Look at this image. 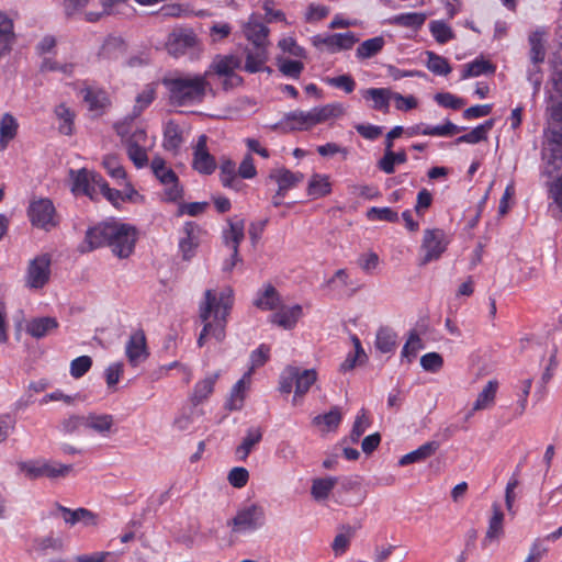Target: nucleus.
<instances>
[{
	"label": "nucleus",
	"instance_id": "1",
	"mask_svg": "<svg viewBox=\"0 0 562 562\" xmlns=\"http://www.w3.org/2000/svg\"><path fill=\"white\" fill-rule=\"evenodd\" d=\"M233 290L226 288L222 291L209 289L204 292V299L199 304V317L203 328L196 344L203 347L207 338H214L222 342L226 337L227 317L233 307Z\"/></svg>",
	"mask_w": 562,
	"mask_h": 562
},
{
	"label": "nucleus",
	"instance_id": "2",
	"mask_svg": "<svg viewBox=\"0 0 562 562\" xmlns=\"http://www.w3.org/2000/svg\"><path fill=\"white\" fill-rule=\"evenodd\" d=\"M137 229L117 221L102 222L86 232L83 251L109 247L121 259L128 258L135 249Z\"/></svg>",
	"mask_w": 562,
	"mask_h": 562
},
{
	"label": "nucleus",
	"instance_id": "3",
	"mask_svg": "<svg viewBox=\"0 0 562 562\" xmlns=\"http://www.w3.org/2000/svg\"><path fill=\"white\" fill-rule=\"evenodd\" d=\"M345 113V106L338 102L314 106L310 111L294 110L285 113L283 117L278 123L271 125L270 128L282 133L308 131L331 119H338Z\"/></svg>",
	"mask_w": 562,
	"mask_h": 562
},
{
	"label": "nucleus",
	"instance_id": "4",
	"mask_svg": "<svg viewBox=\"0 0 562 562\" xmlns=\"http://www.w3.org/2000/svg\"><path fill=\"white\" fill-rule=\"evenodd\" d=\"M171 104L188 106L201 103L206 94L207 72L204 75H177L162 80Z\"/></svg>",
	"mask_w": 562,
	"mask_h": 562
},
{
	"label": "nucleus",
	"instance_id": "5",
	"mask_svg": "<svg viewBox=\"0 0 562 562\" xmlns=\"http://www.w3.org/2000/svg\"><path fill=\"white\" fill-rule=\"evenodd\" d=\"M131 122V119L127 121H119L114 124V130L125 144L128 158L136 168L140 169L148 164V155L145 148L147 133L144 126L133 127L130 125Z\"/></svg>",
	"mask_w": 562,
	"mask_h": 562
},
{
	"label": "nucleus",
	"instance_id": "6",
	"mask_svg": "<svg viewBox=\"0 0 562 562\" xmlns=\"http://www.w3.org/2000/svg\"><path fill=\"white\" fill-rule=\"evenodd\" d=\"M19 470L30 480L40 477L57 479L67 476L72 465L46 460H29L18 463Z\"/></svg>",
	"mask_w": 562,
	"mask_h": 562
},
{
	"label": "nucleus",
	"instance_id": "7",
	"mask_svg": "<svg viewBox=\"0 0 562 562\" xmlns=\"http://www.w3.org/2000/svg\"><path fill=\"white\" fill-rule=\"evenodd\" d=\"M50 274L52 255L40 254L29 261L24 276L25 286L31 290H41L49 282Z\"/></svg>",
	"mask_w": 562,
	"mask_h": 562
},
{
	"label": "nucleus",
	"instance_id": "8",
	"mask_svg": "<svg viewBox=\"0 0 562 562\" xmlns=\"http://www.w3.org/2000/svg\"><path fill=\"white\" fill-rule=\"evenodd\" d=\"M27 216L34 227L45 232H49L59 225V217L49 199L32 201L27 209Z\"/></svg>",
	"mask_w": 562,
	"mask_h": 562
},
{
	"label": "nucleus",
	"instance_id": "9",
	"mask_svg": "<svg viewBox=\"0 0 562 562\" xmlns=\"http://www.w3.org/2000/svg\"><path fill=\"white\" fill-rule=\"evenodd\" d=\"M448 244L449 239L442 229H425L422 241V249L424 250L425 255L422 258L420 263L427 265L431 261L438 260L446 251Z\"/></svg>",
	"mask_w": 562,
	"mask_h": 562
},
{
	"label": "nucleus",
	"instance_id": "10",
	"mask_svg": "<svg viewBox=\"0 0 562 562\" xmlns=\"http://www.w3.org/2000/svg\"><path fill=\"white\" fill-rule=\"evenodd\" d=\"M311 41L315 48H325L328 53L335 54L341 50L351 49L359 41V38L353 32L348 31L346 33H335L328 35L317 34L314 35Z\"/></svg>",
	"mask_w": 562,
	"mask_h": 562
},
{
	"label": "nucleus",
	"instance_id": "11",
	"mask_svg": "<svg viewBox=\"0 0 562 562\" xmlns=\"http://www.w3.org/2000/svg\"><path fill=\"white\" fill-rule=\"evenodd\" d=\"M265 512L258 505H250L237 512L228 522L234 532H251L263 526Z\"/></svg>",
	"mask_w": 562,
	"mask_h": 562
},
{
	"label": "nucleus",
	"instance_id": "12",
	"mask_svg": "<svg viewBox=\"0 0 562 562\" xmlns=\"http://www.w3.org/2000/svg\"><path fill=\"white\" fill-rule=\"evenodd\" d=\"M70 177L72 180L71 191L75 194H83L91 200L95 199L99 186L103 179L100 173L82 168L77 171L70 170Z\"/></svg>",
	"mask_w": 562,
	"mask_h": 562
},
{
	"label": "nucleus",
	"instance_id": "13",
	"mask_svg": "<svg viewBox=\"0 0 562 562\" xmlns=\"http://www.w3.org/2000/svg\"><path fill=\"white\" fill-rule=\"evenodd\" d=\"M125 356L132 367H137L148 358L147 339L143 329H136L131 334L125 345Z\"/></svg>",
	"mask_w": 562,
	"mask_h": 562
},
{
	"label": "nucleus",
	"instance_id": "14",
	"mask_svg": "<svg viewBox=\"0 0 562 562\" xmlns=\"http://www.w3.org/2000/svg\"><path fill=\"white\" fill-rule=\"evenodd\" d=\"M200 226L192 221L186 222L180 232L179 251L183 260H191L200 244Z\"/></svg>",
	"mask_w": 562,
	"mask_h": 562
},
{
	"label": "nucleus",
	"instance_id": "15",
	"mask_svg": "<svg viewBox=\"0 0 562 562\" xmlns=\"http://www.w3.org/2000/svg\"><path fill=\"white\" fill-rule=\"evenodd\" d=\"M192 168L201 175H212L216 169L215 158L207 149V136L202 134L193 148Z\"/></svg>",
	"mask_w": 562,
	"mask_h": 562
},
{
	"label": "nucleus",
	"instance_id": "16",
	"mask_svg": "<svg viewBox=\"0 0 562 562\" xmlns=\"http://www.w3.org/2000/svg\"><path fill=\"white\" fill-rule=\"evenodd\" d=\"M465 127L458 126L451 121L447 120L442 125L429 126L424 123L415 124L413 126L404 130V133L408 137H414L418 135L424 136H438V137H450L453 136L461 131H464Z\"/></svg>",
	"mask_w": 562,
	"mask_h": 562
},
{
	"label": "nucleus",
	"instance_id": "17",
	"mask_svg": "<svg viewBox=\"0 0 562 562\" xmlns=\"http://www.w3.org/2000/svg\"><path fill=\"white\" fill-rule=\"evenodd\" d=\"M57 513H52L53 516L57 514L64 519L65 524L72 527L78 522H81L86 527H94L98 525V515L93 512L79 507L77 509H70L58 503L55 504Z\"/></svg>",
	"mask_w": 562,
	"mask_h": 562
},
{
	"label": "nucleus",
	"instance_id": "18",
	"mask_svg": "<svg viewBox=\"0 0 562 562\" xmlns=\"http://www.w3.org/2000/svg\"><path fill=\"white\" fill-rule=\"evenodd\" d=\"M245 37L254 44L255 47H265L269 44V29L261 21L259 14L252 13L248 21L243 25Z\"/></svg>",
	"mask_w": 562,
	"mask_h": 562
},
{
	"label": "nucleus",
	"instance_id": "19",
	"mask_svg": "<svg viewBox=\"0 0 562 562\" xmlns=\"http://www.w3.org/2000/svg\"><path fill=\"white\" fill-rule=\"evenodd\" d=\"M268 179L278 184V195H286L288 191L294 189L304 180V175L300 171L293 172L285 167H281L270 170Z\"/></svg>",
	"mask_w": 562,
	"mask_h": 562
},
{
	"label": "nucleus",
	"instance_id": "20",
	"mask_svg": "<svg viewBox=\"0 0 562 562\" xmlns=\"http://www.w3.org/2000/svg\"><path fill=\"white\" fill-rule=\"evenodd\" d=\"M196 44V35L192 31H175L166 42L168 53L175 57L182 56Z\"/></svg>",
	"mask_w": 562,
	"mask_h": 562
},
{
	"label": "nucleus",
	"instance_id": "21",
	"mask_svg": "<svg viewBox=\"0 0 562 562\" xmlns=\"http://www.w3.org/2000/svg\"><path fill=\"white\" fill-rule=\"evenodd\" d=\"M303 316V308L300 304L290 307H281L279 311L270 315V323L284 329H292Z\"/></svg>",
	"mask_w": 562,
	"mask_h": 562
},
{
	"label": "nucleus",
	"instance_id": "22",
	"mask_svg": "<svg viewBox=\"0 0 562 562\" xmlns=\"http://www.w3.org/2000/svg\"><path fill=\"white\" fill-rule=\"evenodd\" d=\"M263 428L261 426H251L246 430L239 446L235 450V456L240 461H246L252 449L262 440Z\"/></svg>",
	"mask_w": 562,
	"mask_h": 562
},
{
	"label": "nucleus",
	"instance_id": "23",
	"mask_svg": "<svg viewBox=\"0 0 562 562\" xmlns=\"http://www.w3.org/2000/svg\"><path fill=\"white\" fill-rule=\"evenodd\" d=\"M125 41L119 36H108L98 52L100 60L113 61L126 53Z\"/></svg>",
	"mask_w": 562,
	"mask_h": 562
},
{
	"label": "nucleus",
	"instance_id": "24",
	"mask_svg": "<svg viewBox=\"0 0 562 562\" xmlns=\"http://www.w3.org/2000/svg\"><path fill=\"white\" fill-rule=\"evenodd\" d=\"M361 95L367 101H372L371 108L375 111L389 113L390 101L393 99V92L386 88H368L361 91Z\"/></svg>",
	"mask_w": 562,
	"mask_h": 562
},
{
	"label": "nucleus",
	"instance_id": "25",
	"mask_svg": "<svg viewBox=\"0 0 562 562\" xmlns=\"http://www.w3.org/2000/svg\"><path fill=\"white\" fill-rule=\"evenodd\" d=\"M281 303V295L271 283L265 284L254 300V305L261 311H274L280 307Z\"/></svg>",
	"mask_w": 562,
	"mask_h": 562
},
{
	"label": "nucleus",
	"instance_id": "26",
	"mask_svg": "<svg viewBox=\"0 0 562 562\" xmlns=\"http://www.w3.org/2000/svg\"><path fill=\"white\" fill-rule=\"evenodd\" d=\"M155 89L147 87L144 89L140 93L137 94L135 99V104L133 106L132 113L126 115L121 121H127L131 119V124L133 127L135 126H143L140 122H137L136 120L142 115L143 111L147 109L153 101L155 100Z\"/></svg>",
	"mask_w": 562,
	"mask_h": 562
},
{
	"label": "nucleus",
	"instance_id": "27",
	"mask_svg": "<svg viewBox=\"0 0 562 562\" xmlns=\"http://www.w3.org/2000/svg\"><path fill=\"white\" fill-rule=\"evenodd\" d=\"M59 323L55 317H36L27 322L26 333L36 339H41L47 336L50 331L57 329Z\"/></svg>",
	"mask_w": 562,
	"mask_h": 562
},
{
	"label": "nucleus",
	"instance_id": "28",
	"mask_svg": "<svg viewBox=\"0 0 562 562\" xmlns=\"http://www.w3.org/2000/svg\"><path fill=\"white\" fill-rule=\"evenodd\" d=\"M220 180L224 188L240 191L244 183L238 179L236 164L232 159H223L220 165Z\"/></svg>",
	"mask_w": 562,
	"mask_h": 562
},
{
	"label": "nucleus",
	"instance_id": "29",
	"mask_svg": "<svg viewBox=\"0 0 562 562\" xmlns=\"http://www.w3.org/2000/svg\"><path fill=\"white\" fill-rule=\"evenodd\" d=\"M439 449V442L437 441H428L418 447L417 449L404 454L398 460V464L401 467H406L412 463L423 462L434 456L436 451Z\"/></svg>",
	"mask_w": 562,
	"mask_h": 562
},
{
	"label": "nucleus",
	"instance_id": "30",
	"mask_svg": "<svg viewBox=\"0 0 562 562\" xmlns=\"http://www.w3.org/2000/svg\"><path fill=\"white\" fill-rule=\"evenodd\" d=\"M498 390V382L491 380L479 393L471 412L467 415V419L470 418L474 412L483 411L491 407L494 404L496 393Z\"/></svg>",
	"mask_w": 562,
	"mask_h": 562
},
{
	"label": "nucleus",
	"instance_id": "31",
	"mask_svg": "<svg viewBox=\"0 0 562 562\" xmlns=\"http://www.w3.org/2000/svg\"><path fill=\"white\" fill-rule=\"evenodd\" d=\"M228 225L229 227L224 232L223 237L225 244L231 247L234 256L236 257L239 250V245L245 238V221L241 218L237 221H229Z\"/></svg>",
	"mask_w": 562,
	"mask_h": 562
},
{
	"label": "nucleus",
	"instance_id": "32",
	"mask_svg": "<svg viewBox=\"0 0 562 562\" xmlns=\"http://www.w3.org/2000/svg\"><path fill=\"white\" fill-rule=\"evenodd\" d=\"M330 177L324 173H313L308 180L307 194L313 199L324 198L331 193Z\"/></svg>",
	"mask_w": 562,
	"mask_h": 562
},
{
	"label": "nucleus",
	"instance_id": "33",
	"mask_svg": "<svg viewBox=\"0 0 562 562\" xmlns=\"http://www.w3.org/2000/svg\"><path fill=\"white\" fill-rule=\"evenodd\" d=\"M338 487L334 493V499L339 505H351L346 495L360 490L361 483L357 476L338 477Z\"/></svg>",
	"mask_w": 562,
	"mask_h": 562
},
{
	"label": "nucleus",
	"instance_id": "34",
	"mask_svg": "<svg viewBox=\"0 0 562 562\" xmlns=\"http://www.w3.org/2000/svg\"><path fill=\"white\" fill-rule=\"evenodd\" d=\"M338 483L337 476L316 477L312 481L311 495L317 501H325Z\"/></svg>",
	"mask_w": 562,
	"mask_h": 562
},
{
	"label": "nucleus",
	"instance_id": "35",
	"mask_svg": "<svg viewBox=\"0 0 562 562\" xmlns=\"http://www.w3.org/2000/svg\"><path fill=\"white\" fill-rule=\"evenodd\" d=\"M407 161V155L405 150L393 151V149L384 150V155L379 159L378 168L386 175L395 172V166L402 165Z\"/></svg>",
	"mask_w": 562,
	"mask_h": 562
},
{
	"label": "nucleus",
	"instance_id": "36",
	"mask_svg": "<svg viewBox=\"0 0 562 562\" xmlns=\"http://www.w3.org/2000/svg\"><path fill=\"white\" fill-rule=\"evenodd\" d=\"M461 79H468L472 77H479L485 74H494L496 67L488 60L476 58L462 67Z\"/></svg>",
	"mask_w": 562,
	"mask_h": 562
},
{
	"label": "nucleus",
	"instance_id": "37",
	"mask_svg": "<svg viewBox=\"0 0 562 562\" xmlns=\"http://www.w3.org/2000/svg\"><path fill=\"white\" fill-rule=\"evenodd\" d=\"M385 41L382 36L366 40L357 47L356 57L360 60L372 58L383 49Z\"/></svg>",
	"mask_w": 562,
	"mask_h": 562
},
{
	"label": "nucleus",
	"instance_id": "38",
	"mask_svg": "<svg viewBox=\"0 0 562 562\" xmlns=\"http://www.w3.org/2000/svg\"><path fill=\"white\" fill-rule=\"evenodd\" d=\"M493 125L494 121L487 120L483 124H480L476 127H474L471 132L459 136L454 140V144H477L482 140H485L487 138V133L490 130H492Z\"/></svg>",
	"mask_w": 562,
	"mask_h": 562
},
{
	"label": "nucleus",
	"instance_id": "39",
	"mask_svg": "<svg viewBox=\"0 0 562 562\" xmlns=\"http://www.w3.org/2000/svg\"><path fill=\"white\" fill-rule=\"evenodd\" d=\"M239 67V60L238 58L228 55V56H217L212 65L211 68L215 74L218 76H226V77H234V70ZM236 79L240 80L239 77H236Z\"/></svg>",
	"mask_w": 562,
	"mask_h": 562
},
{
	"label": "nucleus",
	"instance_id": "40",
	"mask_svg": "<svg viewBox=\"0 0 562 562\" xmlns=\"http://www.w3.org/2000/svg\"><path fill=\"white\" fill-rule=\"evenodd\" d=\"M19 124L9 113H5L0 121V146L5 149L9 143L16 136Z\"/></svg>",
	"mask_w": 562,
	"mask_h": 562
},
{
	"label": "nucleus",
	"instance_id": "41",
	"mask_svg": "<svg viewBox=\"0 0 562 562\" xmlns=\"http://www.w3.org/2000/svg\"><path fill=\"white\" fill-rule=\"evenodd\" d=\"M150 168L155 177L164 186H169L170 182L178 180L177 173L171 168L167 167L165 159L161 157H154L150 162Z\"/></svg>",
	"mask_w": 562,
	"mask_h": 562
},
{
	"label": "nucleus",
	"instance_id": "42",
	"mask_svg": "<svg viewBox=\"0 0 562 562\" xmlns=\"http://www.w3.org/2000/svg\"><path fill=\"white\" fill-rule=\"evenodd\" d=\"M217 378V374H213L195 383L191 397L194 405H199L213 393Z\"/></svg>",
	"mask_w": 562,
	"mask_h": 562
},
{
	"label": "nucleus",
	"instance_id": "43",
	"mask_svg": "<svg viewBox=\"0 0 562 562\" xmlns=\"http://www.w3.org/2000/svg\"><path fill=\"white\" fill-rule=\"evenodd\" d=\"M503 521H504V514L501 510L499 506L497 504L493 505V515L490 518L487 531L484 539V544L486 542H491L495 539H498L503 532Z\"/></svg>",
	"mask_w": 562,
	"mask_h": 562
},
{
	"label": "nucleus",
	"instance_id": "44",
	"mask_svg": "<svg viewBox=\"0 0 562 562\" xmlns=\"http://www.w3.org/2000/svg\"><path fill=\"white\" fill-rule=\"evenodd\" d=\"M355 351L349 352L345 360L340 363L339 371L346 373L356 368L357 364H361L367 360V355L361 346V342L357 336L353 337Z\"/></svg>",
	"mask_w": 562,
	"mask_h": 562
},
{
	"label": "nucleus",
	"instance_id": "45",
	"mask_svg": "<svg viewBox=\"0 0 562 562\" xmlns=\"http://www.w3.org/2000/svg\"><path fill=\"white\" fill-rule=\"evenodd\" d=\"M82 93L90 111L103 110L109 103L106 92L102 89L88 87L82 90Z\"/></svg>",
	"mask_w": 562,
	"mask_h": 562
},
{
	"label": "nucleus",
	"instance_id": "46",
	"mask_svg": "<svg viewBox=\"0 0 562 562\" xmlns=\"http://www.w3.org/2000/svg\"><path fill=\"white\" fill-rule=\"evenodd\" d=\"M317 380V372L314 369L301 371L296 368L295 396L305 395Z\"/></svg>",
	"mask_w": 562,
	"mask_h": 562
},
{
	"label": "nucleus",
	"instance_id": "47",
	"mask_svg": "<svg viewBox=\"0 0 562 562\" xmlns=\"http://www.w3.org/2000/svg\"><path fill=\"white\" fill-rule=\"evenodd\" d=\"M342 420V416L339 407H333L328 413L317 415L313 419V424L316 426H324V430L330 431L336 430Z\"/></svg>",
	"mask_w": 562,
	"mask_h": 562
},
{
	"label": "nucleus",
	"instance_id": "48",
	"mask_svg": "<svg viewBox=\"0 0 562 562\" xmlns=\"http://www.w3.org/2000/svg\"><path fill=\"white\" fill-rule=\"evenodd\" d=\"M267 61V48L255 47V50H249L246 56L245 70L249 74L258 72L262 69Z\"/></svg>",
	"mask_w": 562,
	"mask_h": 562
},
{
	"label": "nucleus",
	"instance_id": "49",
	"mask_svg": "<svg viewBox=\"0 0 562 562\" xmlns=\"http://www.w3.org/2000/svg\"><path fill=\"white\" fill-rule=\"evenodd\" d=\"M341 529L345 532L336 535L331 543V549L336 557H341L348 551L351 538L356 532V529L349 525L342 526Z\"/></svg>",
	"mask_w": 562,
	"mask_h": 562
},
{
	"label": "nucleus",
	"instance_id": "50",
	"mask_svg": "<svg viewBox=\"0 0 562 562\" xmlns=\"http://www.w3.org/2000/svg\"><path fill=\"white\" fill-rule=\"evenodd\" d=\"M249 375L250 371L246 373L240 380H238L233 386L229 400L226 405L229 411H237L243 407L246 391V378H249Z\"/></svg>",
	"mask_w": 562,
	"mask_h": 562
},
{
	"label": "nucleus",
	"instance_id": "51",
	"mask_svg": "<svg viewBox=\"0 0 562 562\" xmlns=\"http://www.w3.org/2000/svg\"><path fill=\"white\" fill-rule=\"evenodd\" d=\"M426 66L429 71L438 76H447L451 72L452 69L447 58L430 50L426 52Z\"/></svg>",
	"mask_w": 562,
	"mask_h": 562
},
{
	"label": "nucleus",
	"instance_id": "52",
	"mask_svg": "<svg viewBox=\"0 0 562 562\" xmlns=\"http://www.w3.org/2000/svg\"><path fill=\"white\" fill-rule=\"evenodd\" d=\"M86 427L99 434L109 432L113 426V416L109 414H89L86 416Z\"/></svg>",
	"mask_w": 562,
	"mask_h": 562
},
{
	"label": "nucleus",
	"instance_id": "53",
	"mask_svg": "<svg viewBox=\"0 0 562 562\" xmlns=\"http://www.w3.org/2000/svg\"><path fill=\"white\" fill-rule=\"evenodd\" d=\"M63 540L52 535L34 540V549L42 555L48 554L49 552H59L63 550Z\"/></svg>",
	"mask_w": 562,
	"mask_h": 562
},
{
	"label": "nucleus",
	"instance_id": "54",
	"mask_svg": "<svg viewBox=\"0 0 562 562\" xmlns=\"http://www.w3.org/2000/svg\"><path fill=\"white\" fill-rule=\"evenodd\" d=\"M396 334L387 328L381 327L376 333L375 347L383 353L391 352L396 346Z\"/></svg>",
	"mask_w": 562,
	"mask_h": 562
},
{
	"label": "nucleus",
	"instance_id": "55",
	"mask_svg": "<svg viewBox=\"0 0 562 562\" xmlns=\"http://www.w3.org/2000/svg\"><path fill=\"white\" fill-rule=\"evenodd\" d=\"M423 348L424 345L419 335L416 330H412L405 345L403 346L401 356L403 359L405 358L408 362H412L416 358L418 351Z\"/></svg>",
	"mask_w": 562,
	"mask_h": 562
},
{
	"label": "nucleus",
	"instance_id": "56",
	"mask_svg": "<svg viewBox=\"0 0 562 562\" xmlns=\"http://www.w3.org/2000/svg\"><path fill=\"white\" fill-rule=\"evenodd\" d=\"M530 57L536 64L542 63L546 57V48L543 45V32L535 31L529 36Z\"/></svg>",
	"mask_w": 562,
	"mask_h": 562
},
{
	"label": "nucleus",
	"instance_id": "57",
	"mask_svg": "<svg viewBox=\"0 0 562 562\" xmlns=\"http://www.w3.org/2000/svg\"><path fill=\"white\" fill-rule=\"evenodd\" d=\"M429 31H430L431 35L434 36V38L439 44H446L449 41L454 38V33H453L452 29L443 21H439V20L431 21L429 23Z\"/></svg>",
	"mask_w": 562,
	"mask_h": 562
},
{
	"label": "nucleus",
	"instance_id": "58",
	"mask_svg": "<svg viewBox=\"0 0 562 562\" xmlns=\"http://www.w3.org/2000/svg\"><path fill=\"white\" fill-rule=\"evenodd\" d=\"M182 133L178 125L169 124L164 134V147L167 150L177 151L182 144Z\"/></svg>",
	"mask_w": 562,
	"mask_h": 562
},
{
	"label": "nucleus",
	"instance_id": "59",
	"mask_svg": "<svg viewBox=\"0 0 562 562\" xmlns=\"http://www.w3.org/2000/svg\"><path fill=\"white\" fill-rule=\"evenodd\" d=\"M56 115L58 116L59 123V132L64 135H71L74 132V113L67 108L65 104H60L55 110Z\"/></svg>",
	"mask_w": 562,
	"mask_h": 562
},
{
	"label": "nucleus",
	"instance_id": "60",
	"mask_svg": "<svg viewBox=\"0 0 562 562\" xmlns=\"http://www.w3.org/2000/svg\"><path fill=\"white\" fill-rule=\"evenodd\" d=\"M102 165L106 170V173L115 180H124L126 172L121 165L119 158L114 155H108L103 158Z\"/></svg>",
	"mask_w": 562,
	"mask_h": 562
},
{
	"label": "nucleus",
	"instance_id": "61",
	"mask_svg": "<svg viewBox=\"0 0 562 562\" xmlns=\"http://www.w3.org/2000/svg\"><path fill=\"white\" fill-rule=\"evenodd\" d=\"M424 13L407 12L394 16V22L401 26L417 29L425 23Z\"/></svg>",
	"mask_w": 562,
	"mask_h": 562
},
{
	"label": "nucleus",
	"instance_id": "62",
	"mask_svg": "<svg viewBox=\"0 0 562 562\" xmlns=\"http://www.w3.org/2000/svg\"><path fill=\"white\" fill-rule=\"evenodd\" d=\"M86 423H87L86 416L71 415V416L63 419V422L60 424V430L66 435L77 434L81 429H87Z\"/></svg>",
	"mask_w": 562,
	"mask_h": 562
},
{
	"label": "nucleus",
	"instance_id": "63",
	"mask_svg": "<svg viewBox=\"0 0 562 562\" xmlns=\"http://www.w3.org/2000/svg\"><path fill=\"white\" fill-rule=\"evenodd\" d=\"M367 217L370 221H384L389 223H396L398 221V214L391 207H376L373 206L368 210Z\"/></svg>",
	"mask_w": 562,
	"mask_h": 562
},
{
	"label": "nucleus",
	"instance_id": "64",
	"mask_svg": "<svg viewBox=\"0 0 562 562\" xmlns=\"http://www.w3.org/2000/svg\"><path fill=\"white\" fill-rule=\"evenodd\" d=\"M119 555L114 552H93L76 557L75 561L58 560L54 562H117Z\"/></svg>",
	"mask_w": 562,
	"mask_h": 562
}]
</instances>
